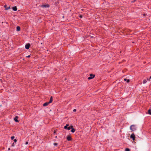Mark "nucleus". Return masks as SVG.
<instances>
[{
    "mask_svg": "<svg viewBox=\"0 0 151 151\" xmlns=\"http://www.w3.org/2000/svg\"><path fill=\"white\" fill-rule=\"evenodd\" d=\"M130 129L132 131H135L136 130V126L134 125H132L130 127Z\"/></svg>",
    "mask_w": 151,
    "mask_h": 151,
    "instance_id": "obj_1",
    "label": "nucleus"
},
{
    "mask_svg": "<svg viewBox=\"0 0 151 151\" xmlns=\"http://www.w3.org/2000/svg\"><path fill=\"white\" fill-rule=\"evenodd\" d=\"M90 76L88 78V80H90L91 79L93 78L95 76V75L94 74H90Z\"/></svg>",
    "mask_w": 151,
    "mask_h": 151,
    "instance_id": "obj_2",
    "label": "nucleus"
},
{
    "mask_svg": "<svg viewBox=\"0 0 151 151\" xmlns=\"http://www.w3.org/2000/svg\"><path fill=\"white\" fill-rule=\"evenodd\" d=\"M130 138L132 139L133 140H134L135 139V137L134 134H132L130 136Z\"/></svg>",
    "mask_w": 151,
    "mask_h": 151,
    "instance_id": "obj_3",
    "label": "nucleus"
},
{
    "mask_svg": "<svg viewBox=\"0 0 151 151\" xmlns=\"http://www.w3.org/2000/svg\"><path fill=\"white\" fill-rule=\"evenodd\" d=\"M67 139L68 141H70L72 140V138L70 135H68L67 137Z\"/></svg>",
    "mask_w": 151,
    "mask_h": 151,
    "instance_id": "obj_4",
    "label": "nucleus"
},
{
    "mask_svg": "<svg viewBox=\"0 0 151 151\" xmlns=\"http://www.w3.org/2000/svg\"><path fill=\"white\" fill-rule=\"evenodd\" d=\"M30 45L29 43L26 44L25 45V47L27 49H29Z\"/></svg>",
    "mask_w": 151,
    "mask_h": 151,
    "instance_id": "obj_5",
    "label": "nucleus"
},
{
    "mask_svg": "<svg viewBox=\"0 0 151 151\" xmlns=\"http://www.w3.org/2000/svg\"><path fill=\"white\" fill-rule=\"evenodd\" d=\"M18 118L19 117L18 116H16V117L14 118V120L16 122H19V121L18 120Z\"/></svg>",
    "mask_w": 151,
    "mask_h": 151,
    "instance_id": "obj_6",
    "label": "nucleus"
},
{
    "mask_svg": "<svg viewBox=\"0 0 151 151\" xmlns=\"http://www.w3.org/2000/svg\"><path fill=\"white\" fill-rule=\"evenodd\" d=\"M71 132L73 133L76 130L74 128L73 126L72 125H71Z\"/></svg>",
    "mask_w": 151,
    "mask_h": 151,
    "instance_id": "obj_7",
    "label": "nucleus"
},
{
    "mask_svg": "<svg viewBox=\"0 0 151 151\" xmlns=\"http://www.w3.org/2000/svg\"><path fill=\"white\" fill-rule=\"evenodd\" d=\"M4 7V8H5V9L6 10H7L9 9L10 8V6H9L8 7H7V5H5Z\"/></svg>",
    "mask_w": 151,
    "mask_h": 151,
    "instance_id": "obj_8",
    "label": "nucleus"
},
{
    "mask_svg": "<svg viewBox=\"0 0 151 151\" xmlns=\"http://www.w3.org/2000/svg\"><path fill=\"white\" fill-rule=\"evenodd\" d=\"M42 7H45V8L49 7L50 6V5L48 4H47L46 5H42Z\"/></svg>",
    "mask_w": 151,
    "mask_h": 151,
    "instance_id": "obj_9",
    "label": "nucleus"
},
{
    "mask_svg": "<svg viewBox=\"0 0 151 151\" xmlns=\"http://www.w3.org/2000/svg\"><path fill=\"white\" fill-rule=\"evenodd\" d=\"M52 100H53L52 97V96H51L50 98V101H49V102H48L50 104V103H52Z\"/></svg>",
    "mask_w": 151,
    "mask_h": 151,
    "instance_id": "obj_10",
    "label": "nucleus"
},
{
    "mask_svg": "<svg viewBox=\"0 0 151 151\" xmlns=\"http://www.w3.org/2000/svg\"><path fill=\"white\" fill-rule=\"evenodd\" d=\"M50 103H49V102H46L44 104H43V106H47Z\"/></svg>",
    "mask_w": 151,
    "mask_h": 151,
    "instance_id": "obj_11",
    "label": "nucleus"
},
{
    "mask_svg": "<svg viewBox=\"0 0 151 151\" xmlns=\"http://www.w3.org/2000/svg\"><path fill=\"white\" fill-rule=\"evenodd\" d=\"M12 9L14 11H16L17 10V6H15L12 8Z\"/></svg>",
    "mask_w": 151,
    "mask_h": 151,
    "instance_id": "obj_12",
    "label": "nucleus"
},
{
    "mask_svg": "<svg viewBox=\"0 0 151 151\" xmlns=\"http://www.w3.org/2000/svg\"><path fill=\"white\" fill-rule=\"evenodd\" d=\"M20 30V27L18 26H17V30L18 31H19Z\"/></svg>",
    "mask_w": 151,
    "mask_h": 151,
    "instance_id": "obj_13",
    "label": "nucleus"
},
{
    "mask_svg": "<svg viewBox=\"0 0 151 151\" xmlns=\"http://www.w3.org/2000/svg\"><path fill=\"white\" fill-rule=\"evenodd\" d=\"M124 81H127V83H129L130 82V80L129 79H127L126 78H124Z\"/></svg>",
    "mask_w": 151,
    "mask_h": 151,
    "instance_id": "obj_14",
    "label": "nucleus"
},
{
    "mask_svg": "<svg viewBox=\"0 0 151 151\" xmlns=\"http://www.w3.org/2000/svg\"><path fill=\"white\" fill-rule=\"evenodd\" d=\"M148 114H149L151 115V109H149L148 110Z\"/></svg>",
    "mask_w": 151,
    "mask_h": 151,
    "instance_id": "obj_15",
    "label": "nucleus"
},
{
    "mask_svg": "<svg viewBox=\"0 0 151 151\" xmlns=\"http://www.w3.org/2000/svg\"><path fill=\"white\" fill-rule=\"evenodd\" d=\"M147 82V81L146 79H144L143 81V83L144 84L145 83Z\"/></svg>",
    "mask_w": 151,
    "mask_h": 151,
    "instance_id": "obj_16",
    "label": "nucleus"
},
{
    "mask_svg": "<svg viewBox=\"0 0 151 151\" xmlns=\"http://www.w3.org/2000/svg\"><path fill=\"white\" fill-rule=\"evenodd\" d=\"M71 128V126L70 127H68L67 129L68 130H70Z\"/></svg>",
    "mask_w": 151,
    "mask_h": 151,
    "instance_id": "obj_17",
    "label": "nucleus"
},
{
    "mask_svg": "<svg viewBox=\"0 0 151 151\" xmlns=\"http://www.w3.org/2000/svg\"><path fill=\"white\" fill-rule=\"evenodd\" d=\"M125 151H130V150L129 148H126L125 150Z\"/></svg>",
    "mask_w": 151,
    "mask_h": 151,
    "instance_id": "obj_18",
    "label": "nucleus"
},
{
    "mask_svg": "<svg viewBox=\"0 0 151 151\" xmlns=\"http://www.w3.org/2000/svg\"><path fill=\"white\" fill-rule=\"evenodd\" d=\"M54 145L55 146H57L58 145V143L56 142L54 143Z\"/></svg>",
    "mask_w": 151,
    "mask_h": 151,
    "instance_id": "obj_19",
    "label": "nucleus"
},
{
    "mask_svg": "<svg viewBox=\"0 0 151 151\" xmlns=\"http://www.w3.org/2000/svg\"><path fill=\"white\" fill-rule=\"evenodd\" d=\"M14 138V136H12L11 137V139H12V140H13Z\"/></svg>",
    "mask_w": 151,
    "mask_h": 151,
    "instance_id": "obj_20",
    "label": "nucleus"
},
{
    "mask_svg": "<svg viewBox=\"0 0 151 151\" xmlns=\"http://www.w3.org/2000/svg\"><path fill=\"white\" fill-rule=\"evenodd\" d=\"M68 128V127H67V126H65L64 127V129H67Z\"/></svg>",
    "mask_w": 151,
    "mask_h": 151,
    "instance_id": "obj_21",
    "label": "nucleus"
},
{
    "mask_svg": "<svg viewBox=\"0 0 151 151\" xmlns=\"http://www.w3.org/2000/svg\"><path fill=\"white\" fill-rule=\"evenodd\" d=\"M15 146L14 143L13 142L12 144V146L13 147Z\"/></svg>",
    "mask_w": 151,
    "mask_h": 151,
    "instance_id": "obj_22",
    "label": "nucleus"
},
{
    "mask_svg": "<svg viewBox=\"0 0 151 151\" xmlns=\"http://www.w3.org/2000/svg\"><path fill=\"white\" fill-rule=\"evenodd\" d=\"M17 140L16 139H15L14 140V141L15 142H16L17 141Z\"/></svg>",
    "mask_w": 151,
    "mask_h": 151,
    "instance_id": "obj_23",
    "label": "nucleus"
},
{
    "mask_svg": "<svg viewBox=\"0 0 151 151\" xmlns=\"http://www.w3.org/2000/svg\"><path fill=\"white\" fill-rule=\"evenodd\" d=\"M76 109H74L73 110V112H76Z\"/></svg>",
    "mask_w": 151,
    "mask_h": 151,
    "instance_id": "obj_24",
    "label": "nucleus"
},
{
    "mask_svg": "<svg viewBox=\"0 0 151 151\" xmlns=\"http://www.w3.org/2000/svg\"><path fill=\"white\" fill-rule=\"evenodd\" d=\"M150 79H151V76H150V78H149V79H148V78H147V80H150Z\"/></svg>",
    "mask_w": 151,
    "mask_h": 151,
    "instance_id": "obj_25",
    "label": "nucleus"
},
{
    "mask_svg": "<svg viewBox=\"0 0 151 151\" xmlns=\"http://www.w3.org/2000/svg\"><path fill=\"white\" fill-rule=\"evenodd\" d=\"M28 142H25V144H26V145H27V144H28Z\"/></svg>",
    "mask_w": 151,
    "mask_h": 151,
    "instance_id": "obj_26",
    "label": "nucleus"
},
{
    "mask_svg": "<svg viewBox=\"0 0 151 151\" xmlns=\"http://www.w3.org/2000/svg\"><path fill=\"white\" fill-rule=\"evenodd\" d=\"M27 58H29V57H30V55H29L28 56H27Z\"/></svg>",
    "mask_w": 151,
    "mask_h": 151,
    "instance_id": "obj_27",
    "label": "nucleus"
},
{
    "mask_svg": "<svg viewBox=\"0 0 151 151\" xmlns=\"http://www.w3.org/2000/svg\"><path fill=\"white\" fill-rule=\"evenodd\" d=\"M65 126H67V127H68L69 126V124H67Z\"/></svg>",
    "mask_w": 151,
    "mask_h": 151,
    "instance_id": "obj_28",
    "label": "nucleus"
},
{
    "mask_svg": "<svg viewBox=\"0 0 151 151\" xmlns=\"http://www.w3.org/2000/svg\"><path fill=\"white\" fill-rule=\"evenodd\" d=\"M80 17L81 18L82 17V16L81 15L80 16Z\"/></svg>",
    "mask_w": 151,
    "mask_h": 151,
    "instance_id": "obj_29",
    "label": "nucleus"
},
{
    "mask_svg": "<svg viewBox=\"0 0 151 151\" xmlns=\"http://www.w3.org/2000/svg\"><path fill=\"white\" fill-rule=\"evenodd\" d=\"M8 150H10V148H8Z\"/></svg>",
    "mask_w": 151,
    "mask_h": 151,
    "instance_id": "obj_30",
    "label": "nucleus"
},
{
    "mask_svg": "<svg viewBox=\"0 0 151 151\" xmlns=\"http://www.w3.org/2000/svg\"><path fill=\"white\" fill-rule=\"evenodd\" d=\"M54 132V133L55 134L56 133V132L55 131Z\"/></svg>",
    "mask_w": 151,
    "mask_h": 151,
    "instance_id": "obj_31",
    "label": "nucleus"
},
{
    "mask_svg": "<svg viewBox=\"0 0 151 151\" xmlns=\"http://www.w3.org/2000/svg\"><path fill=\"white\" fill-rule=\"evenodd\" d=\"M143 16H146V14H143Z\"/></svg>",
    "mask_w": 151,
    "mask_h": 151,
    "instance_id": "obj_32",
    "label": "nucleus"
}]
</instances>
